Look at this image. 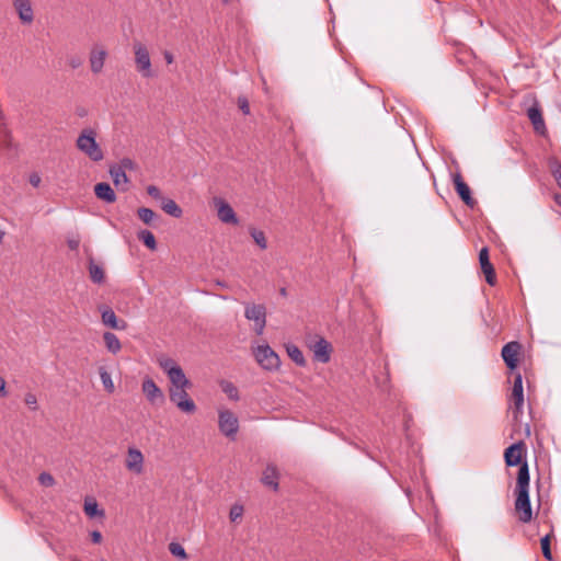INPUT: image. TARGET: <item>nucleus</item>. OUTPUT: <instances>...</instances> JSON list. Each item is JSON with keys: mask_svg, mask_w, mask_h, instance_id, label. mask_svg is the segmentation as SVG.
I'll return each instance as SVG.
<instances>
[{"mask_svg": "<svg viewBox=\"0 0 561 561\" xmlns=\"http://www.w3.org/2000/svg\"><path fill=\"white\" fill-rule=\"evenodd\" d=\"M515 494L514 508L518 520L527 524L533 519V510L529 500V468L526 461L518 469Z\"/></svg>", "mask_w": 561, "mask_h": 561, "instance_id": "nucleus-1", "label": "nucleus"}, {"mask_svg": "<svg viewBox=\"0 0 561 561\" xmlns=\"http://www.w3.org/2000/svg\"><path fill=\"white\" fill-rule=\"evenodd\" d=\"M192 387V382L186 376L178 378L170 382L169 398L170 401L182 412L193 414L196 412V404L190 397L187 390Z\"/></svg>", "mask_w": 561, "mask_h": 561, "instance_id": "nucleus-2", "label": "nucleus"}, {"mask_svg": "<svg viewBox=\"0 0 561 561\" xmlns=\"http://www.w3.org/2000/svg\"><path fill=\"white\" fill-rule=\"evenodd\" d=\"M77 148L94 162L103 160L104 153L96 142V133L92 128H84L77 138Z\"/></svg>", "mask_w": 561, "mask_h": 561, "instance_id": "nucleus-3", "label": "nucleus"}, {"mask_svg": "<svg viewBox=\"0 0 561 561\" xmlns=\"http://www.w3.org/2000/svg\"><path fill=\"white\" fill-rule=\"evenodd\" d=\"M133 53L135 68L140 77L144 79L153 78L154 71L152 69L150 53L147 46L144 43L136 41L133 43Z\"/></svg>", "mask_w": 561, "mask_h": 561, "instance_id": "nucleus-4", "label": "nucleus"}, {"mask_svg": "<svg viewBox=\"0 0 561 561\" xmlns=\"http://www.w3.org/2000/svg\"><path fill=\"white\" fill-rule=\"evenodd\" d=\"M218 427L222 435L234 440L239 431V420L232 411L220 408L218 409Z\"/></svg>", "mask_w": 561, "mask_h": 561, "instance_id": "nucleus-5", "label": "nucleus"}, {"mask_svg": "<svg viewBox=\"0 0 561 561\" xmlns=\"http://www.w3.org/2000/svg\"><path fill=\"white\" fill-rule=\"evenodd\" d=\"M257 364L265 370H276L280 365L278 355L267 344L259 345L253 350Z\"/></svg>", "mask_w": 561, "mask_h": 561, "instance_id": "nucleus-6", "label": "nucleus"}, {"mask_svg": "<svg viewBox=\"0 0 561 561\" xmlns=\"http://www.w3.org/2000/svg\"><path fill=\"white\" fill-rule=\"evenodd\" d=\"M307 347L313 353L317 362L327 364L331 359L332 345L324 337L316 335L306 341Z\"/></svg>", "mask_w": 561, "mask_h": 561, "instance_id": "nucleus-7", "label": "nucleus"}, {"mask_svg": "<svg viewBox=\"0 0 561 561\" xmlns=\"http://www.w3.org/2000/svg\"><path fill=\"white\" fill-rule=\"evenodd\" d=\"M244 317L254 322V331L257 335L263 334L266 325V308L264 305L248 304Z\"/></svg>", "mask_w": 561, "mask_h": 561, "instance_id": "nucleus-8", "label": "nucleus"}, {"mask_svg": "<svg viewBox=\"0 0 561 561\" xmlns=\"http://www.w3.org/2000/svg\"><path fill=\"white\" fill-rule=\"evenodd\" d=\"M213 205L217 210L219 220L224 224L234 225L239 224V219L228 202L221 197H214Z\"/></svg>", "mask_w": 561, "mask_h": 561, "instance_id": "nucleus-9", "label": "nucleus"}, {"mask_svg": "<svg viewBox=\"0 0 561 561\" xmlns=\"http://www.w3.org/2000/svg\"><path fill=\"white\" fill-rule=\"evenodd\" d=\"M145 457L140 449L136 447H129L125 459L126 469L140 476L144 473Z\"/></svg>", "mask_w": 561, "mask_h": 561, "instance_id": "nucleus-10", "label": "nucleus"}, {"mask_svg": "<svg viewBox=\"0 0 561 561\" xmlns=\"http://www.w3.org/2000/svg\"><path fill=\"white\" fill-rule=\"evenodd\" d=\"M141 391L146 399L151 404H159L164 402L163 391L157 386L154 380L150 377L144 378L141 383Z\"/></svg>", "mask_w": 561, "mask_h": 561, "instance_id": "nucleus-11", "label": "nucleus"}, {"mask_svg": "<svg viewBox=\"0 0 561 561\" xmlns=\"http://www.w3.org/2000/svg\"><path fill=\"white\" fill-rule=\"evenodd\" d=\"M522 352V344L517 341H512L506 343L501 352L502 358L505 363V365L511 369L514 370L517 367L518 364V357Z\"/></svg>", "mask_w": 561, "mask_h": 561, "instance_id": "nucleus-12", "label": "nucleus"}, {"mask_svg": "<svg viewBox=\"0 0 561 561\" xmlns=\"http://www.w3.org/2000/svg\"><path fill=\"white\" fill-rule=\"evenodd\" d=\"M526 451V446L524 442H517L513 445H511L508 448L505 449L504 453V459L505 463L508 467L518 466L519 467L524 463L522 462V458Z\"/></svg>", "mask_w": 561, "mask_h": 561, "instance_id": "nucleus-13", "label": "nucleus"}, {"mask_svg": "<svg viewBox=\"0 0 561 561\" xmlns=\"http://www.w3.org/2000/svg\"><path fill=\"white\" fill-rule=\"evenodd\" d=\"M453 181L455 184V190L459 197L462 199V202L473 208L477 204L476 199L471 196V191L468 184L463 181L460 173H456L453 175Z\"/></svg>", "mask_w": 561, "mask_h": 561, "instance_id": "nucleus-14", "label": "nucleus"}, {"mask_svg": "<svg viewBox=\"0 0 561 561\" xmlns=\"http://www.w3.org/2000/svg\"><path fill=\"white\" fill-rule=\"evenodd\" d=\"M157 362L160 368L168 375L170 382L185 376L181 366L172 358L162 355L157 359Z\"/></svg>", "mask_w": 561, "mask_h": 561, "instance_id": "nucleus-15", "label": "nucleus"}, {"mask_svg": "<svg viewBox=\"0 0 561 561\" xmlns=\"http://www.w3.org/2000/svg\"><path fill=\"white\" fill-rule=\"evenodd\" d=\"M479 262L481 270L485 276V280L489 285L494 286L496 284V275L492 263L489 257V249L482 248L479 252Z\"/></svg>", "mask_w": 561, "mask_h": 561, "instance_id": "nucleus-16", "label": "nucleus"}, {"mask_svg": "<svg viewBox=\"0 0 561 561\" xmlns=\"http://www.w3.org/2000/svg\"><path fill=\"white\" fill-rule=\"evenodd\" d=\"M107 57V51L102 46H93L90 50L89 62L91 71L94 75H99L104 67L105 59Z\"/></svg>", "mask_w": 561, "mask_h": 561, "instance_id": "nucleus-17", "label": "nucleus"}, {"mask_svg": "<svg viewBox=\"0 0 561 561\" xmlns=\"http://www.w3.org/2000/svg\"><path fill=\"white\" fill-rule=\"evenodd\" d=\"M13 7L23 24H31L34 21V11L31 0H13Z\"/></svg>", "mask_w": 561, "mask_h": 561, "instance_id": "nucleus-18", "label": "nucleus"}, {"mask_svg": "<svg viewBox=\"0 0 561 561\" xmlns=\"http://www.w3.org/2000/svg\"><path fill=\"white\" fill-rule=\"evenodd\" d=\"M527 116L537 133L543 134L546 130L545 121L539 104L536 102L527 110Z\"/></svg>", "mask_w": 561, "mask_h": 561, "instance_id": "nucleus-19", "label": "nucleus"}, {"mask_svg": "<svg viewBox=\"0 0 561 561\" xmlns=\"http://www.w3.org/2000/svg\"><path fill=\"white\" fill-rule=\"evenodd\" d=\"M94 194L100 199L107 204L116 202V194L111 185L106 182H100L94 186Z\"/></svg>", "mask_w": 561, "mask_h": 561, "instance_id": "nucleus-20", "label": "nucleus"}, {"mask_svg": "<svg viewBox=\"0 0 561 561\" xmlns=\"http://www.w3.org/2000/svg\"><path fill=\"white\" fill-rule=\"evenodd\" d=\"M101 317H102L103 324L111 329L124 330L126 328V322L125 321L119 322L117 320L115 312L108 307H105L102 309Z\"/></svg>", "mask_w": 561, "mask_h": 561, "instance_id": "nucleus-21", "label": "nucleus"}, {"mask_svg": "<svg viewBox=\"0 0 561 561\" xmlns=\"http://www.w3.org/2000/svg\"><path fill=\"white\" fill-rule=\"evenodd\" d=\"M524 407V393L513 392L510 397V410L512 412L513 419L515 421L519 420V416L523 413Z\"/></svg>", "mask_w": 561, "mask_h": 561, "instance_id": "nucleus-22", "label": "nucleus"}, {"mask_svg": "<svg viewBox=\"0 0 561 561\" xmlns=\"http://www.w3.org/2000/svg\"><path fill=\"white\" fill-rule=\"evenodd\" d=\"M110 175L113 180V183L116 187L122 186V191H127V184L129 182L128 176L126 175V172H124L122 169L115 165L110 167Z\"/></svg>", "mask_w": 561, "mask_h": 561, "instance_id": "nucleus-23", "label": "nucleus"}, {"mask_svg": "<svg viewBox=\"0 0 561 561\" xmlns=\"http://www.w3.org/2000/svg\"><path fill=\"white\" fill-rule=\"evenodd\" d=\"M262 482L273 488L274 490H277L278 488V472L276 467L268 465L262 476Z\"/></svg>", "mask_w": 561, "mask_h": 561, "instance_id": "nucleus-24", "label": "nucleus"}, {"mask_svg": "<svg viewBox=\"0 0 561 561\" xmlns=\"http://www.w3.org/2000/svg\"><path fill=\"white\" fill-rule=\"evenodd\" d=\"M103 340H104L105 347L112 354H117L121 351V348H122L121 341L114 333L105 332L103 334Z\"/></svg>", "mask_w": 561, "mask_h": 561, "instance_id": "nucleus-25", "label": "nucleus"}, {"mask_svg": "<svg viewBox=\"0 0 561 561\" xmlns=\"http://www.w3.org/2000/svg\"><path fill=\"white\" fill-rule=\"evenodd\" d=\"M89 275L93 283L102 284L105 279L104 270L101 265L96 264L93 260L89 263Z\"/></svg>", "mask_w": 561, "mask_h": 561, "instance_id": "nucleus-26", "label": "nucleus"}, {"mask_svg": "<svg viewBox=\"0 0 561 561\" xmlns=\"http://www.w3.org/2000/svg\"><path fill=\"white\" fill-rule=\"evenodd\" d=\"M286 352H287L288 356L290 357V359L295 364H297L298 366H301V367H304L306 365V358L297 345L290 344V343L287 344Z\"/></svg>", "mask_w": 561, "mask_h": 561, "instance_id": "nucleus-27", "label": "nucleus"}, {"mask_svg": "<svg viewBox=\"0 0 561 561\" xmlns=\"http://www.w3.org/2000/svg\"><path fill=\"white\" fill-rule=\"evenodd\" d=\"M161 208L169 215L180 218L182 216V209L179 205L171 198H163L161 201Z\"/></svg>", "mask_w": 561, "mask_h": 561, "instance_id": "nucleus-28", "label": "nucleus"}, {"mask_svg": "<svg viewBox=\"0 0 561 561\" xmlns=\"http://www.w3.org/2000/svg\"><path fill=\"white\" fill-rule=\"evenodd\" d=\"M220 388L230 400L238 401L240 399L238 388L231 381L222 380Z\"/></svg>", "mask_w": 561, "mask_h": 561, "instance_id": "nucleus-29", "label": "nucleus"}, {"mask_svg": "<svg viewBox=\"0 0 561 561\" xmlns=\"http://www.w3.org/2000/svg\"><path fill=\"white\" fill-rule=\"evenodd\" d=\"M138 239L144 242V244L154 251L157 249V242L153 233L149 230H141L138 232Z\"/></svg>", "mask_w": 561, "mask_h": 561, "instance_id": "nucleus-30", "label": "nucleus"}, {"mask_svg": "<svg viewBox=\"0 0 561 561\" xmlns=\"http://www.w3.org/2000/svg\"><path fill=\"white\" fill-rule=\"evenodd\" d=\"M99 374L104 389L108 393H113L115 391V386L112 380L111 374L104 367H101L99 369Z\"/></svg>", "mask_w": 561, "mask_h": 561, "instance_id": "nucleus-31", "label": "nucleus"}, {"mask_svg": "<svg viewBox=\"0 0 561 561\" xmlns=\"http://www.w3.org/2000/svg\"><path fill=\"white\" fill-rule=\"evenodd\" d=\"M250 234L261 250H265L267 248V240L264 231L256 228H251Z\"/></svg>", "mask_w": 561, "mask_h": 561, "instance_id": "nucleus-32", "label": "nucleus"}, {"mask_svg": "<svg viewBox=\"0 0 561 561\" xmlns=\"http://www.w3.org/2000/svg\"><path fill=\"white\" fill-rule=\"evenodd\" d=\"M84 513L89 517L104 516V512L99 510V505L95 501H85Z\"/></svg>", "mask_w": 561, "mask_h": 561, "instance_id": "nucleus-33", "label": "nucleus"}, {"mask_svg": "<svg viewBox=\"0 0 561 561\" xmlns=\"http://www.w3.org/2000/svg\"><path fill=\"white\" fill-rule=\"evenodd\" d=\"M169 551L176 558L185 560L187 558L185 549L178 542H171L169 545Z\"/></svg>", "mask_w": 561, "mask_h": 561, "instance_id": "nucleus-34", "label": "nucleus"}, {"mask_svg": "<svg viewBox=\"0 0 561 561\" xmlns=\"http://www.w3.org/2000/svg\"><path fill=\"white\" fill-rule=\"evenodd\" d=\"M137 213L138 217L147 225L151 224V221L156 217V214L150 208L146 207L139 208Z\"/></svg>", "mask_w": 561, "mask_h": 561, "instance_id": "nucleus-35", "label": "nucleus"}, {"mask_svg": "<svg viewBox=\"0 0 561 561\" xmlns=\"http://www.w3.org/2000/svg\"><path fill=\"white\" fill-rule=\"evenodd\" d=\"M542 554L547 560H552L551 549H550V535H546L540 540Z\"/></svg>", "mask_w": 561, "mask_h": 561, "instance_id": "nucleus-36", "label": "nucleus"}, {"mask_svg": "<svg viewBox=\"0 0 561 561\" xmlns=\"http://www.w3.org/2000/svg\"><path fill=\"white\" fill-rule=\"evenodd\" d=\"M243 506L242 505H239V504H234L231 506L230 508V512H229V518L231 522H237L239 520L242 515H243Z\"/></svg>", "mask_w": 561, "mask_h": 561, "instance_id": "nucleus-37", "label": "nucleus"}, {"mask_svg": "<svg viewBox=\"0 0 561 561\" xmlns=\"http://www.w3.org/2000/svg\"><path fill=\"white\" fill-rule=\"evenodd\" d=\"M237 104H238V107L240 108V111L244 114V115H250V104H249V100L247 96L244 95H240L238 96V100H237Z\"/></svg>", "mask_w": 561, "mask_h": 561, "instance_id": "nucleus-38", "label": "nucleus"}, {"mask_svg": "<svg viewBox=\"0 0 561 561\" xmlns=\"http://www.w3.org/2000/svg\"><path fill=\"white\" fill-rule=\"evenodd\" d=\"M550 170L557 183L559 184L561 182V163L558 160H552L550 162Z\"/></svg>", "mask_w": 561, "mask_h": 561, "instance_id": "nucleus-39", "label": "nucleus"}, {"mask_svg": "<svg viewBox=\"0 0 561 561\" xmlns=\"http://www.w3.org/2000/svg\"><path fill=\"white\" fill-rule=\"evenodd\" d=\"M115 167H118L119 169H122L124 172H126L127 170L131 171V170H135L136 168V164L135 162L129 159V158H123L119 163L117 164H114Z\"/></svg>", "mask_w": 561, "mask_h": 561, "instance_id": "nucleus-40", "label": "nucleus"}, {"mask_svg": "<svg viewBox=\"0 0 561 561\" xmlns=\"http://www.w3.org/2000/svg\"><path fill=\"white\" fill-rule=\"evenodd\" d=\"M38 482L44 486H53L55 484V479L50 473L42 472L38 476Z\"/></svg>", "mask_w": 561, "mask_h": 561, "instance_id": "nucleus-41", "label": "nucleus"}, {"mask_svg": "<svg viewBox=\"0 0 561 561\" xmlns=\"http://www.w3.org/2000/svg\"><path fill=\"white\" fill-rule=\"evenodd\" d=\"M24 402L33 411L37 410V408H38L37 398L34 393H31V392L26 393L24 397Z\"/></svg>", "mask_w": 561, "mask_h": 561, "instance_id": "nucleus-42", "label": "nucleus"}, {"mask_svg": "<svg viewBox=\"0 0 561 561\" xmlns=\"http://www.w3.org/2000/svg\"><path fill=\"white\" fill-rule=\"evenodd\" d=\"M512 391L513 392H517V393H524V390H523V378H522V375L519 373H517L515 375Z\"/></svg>", "mask_w": 561, "mask_h": 561, "instance_id": "nucleus-43", "label": "nucleus"}, {"mask_svg": "<svg viewBox=\"0 0 561 561\" xmlns=\"http://www.w3.org/2000/svg\"><path fill=\"white\" fill-rule=\"evenodd\" d=\"M147 193L154 199H163L161 195V191L156 185H149L147 187Z\"/></svg>", "mask_w": 561, "mask_h": 561, "instance_id": "nucleus-44", "label": "nucleus"}, {"mask_svg": "<svg viewBox=\"0 0 561 561\" xmlns=\"http://www.w3.org/2000/svg\"><path fill=\"white\" fill-rule=\"evenodd\" d=\"M67 62H68L70 68L77 69V68L82 66L83 60L79 56H71V57L68 58Z\"/></svg>", "mask_w": 561, "mask_h": 561, "instance_id": "nucleus-45", "label": "nucleus"}, {"mask_svg": "<svg viewBox=\"0 0 561 561\" xmlns=\"http://www.w3.org/2000/svg\"><path fill=\"white\" fill-rule=\"evenodd\" d=\"M90 536L93 543H101L103 537L99 530L91 531Z\"/></svg>", "mask_w": 561, "mask_h": 561, "instance_id": "nucleus-46", "label": "nucleus"}, {"mask_svg": "<svg viewBox=\"0 0 561 561\" xmlns=\"http://www.w3.org/2000/svg\"><path fill=\"white\" fill-rule=\"evenodd\" d=\"M31 185L37 187L41 184V176L37 173H32L28 179Z\"/></svg>", "mask_w": 561, "mask_h": 561, "instance_id": "nucleus-47", "label": "nucleus"}, {"mask_svg": "<svg viewBox=\"0 0 561 561\" xmlns=\"http://www.w3.org/2000/svg\"><path fill=\"white\" fill-rule=\"evenodd\" d=\"M163 57H164V60L168 65H171L173 61H174V56L171 51L169 50H165L163 53Z\"/></svg>", "mask_w": 561, "mask_h": 561, "instance_id": "nucleus-48", "label": "nucleus"}, {"mask_svg": "<svg viewBox=\"0 0 561 561\" xmlns=\"http://www.w3.org/2000/svg\"><path fill=\"white\" fill-rule=\"evenodd\" d=\"M67 243H68V247H69L71 250H75V251H76V250H78V248H79V243H80V241H79L78 239H69Z\"/></svg>", "mask_w": 561, "mask_h": 561, "instance_id": "nucleus-49", "label": "nucleus"}, {"mask_svg": "<svg viewBox=\"0 0 561 561\" xmlns=\"http://www.w3.org/2000/svg\"><path fill=\"white\" fill-rule=\"evenodd\" d=\"M5 380L0 376V393L5 394Z\"/></svg>", "mask_w": 561, "mask_h": 561, "instance_id": "nucleus-50", "label": "nucleus"}, {"mask_svg": "<svg viewBox=\"0 0 561 561\" xmlns=\"http://www.w3.org/2000/svg\"><path fill=\"white\" fill-rule=\"evenodd\" d=\"M554 202L557 204L561 205V195L560 194L554 195Z\"/></svg>", "mask_w": 561, "mask_h": 561, "instance_id": "nucleus-51", "label": "nucleus"}, {"mask_svg": "<svg viewBox=\"0 0 561 561\" xmlns=\"http://www.w3.org/2000/svg\"><path fill=\"white\" fill-rule=\"evenodd\" d=\"M3 237H4V232L0 230V243L2 242L3 240Z\"/></svg>", "mask_w": 561, "mask_h": 561, "instance_id": "nucleus-52", "label": "nucleus"}, {"mask_svg": "<svg viewBox=\"0 0 561 561\" xmlns=\"http://www.w3.org/2000/svg\"><path fill=\"white\" fill-rule=\"evenodd\" d=\"M558 185H559V186H560V188H561V182H560Z\"/></svg>", "mask_w": 561, "mask_h": 561, "instance_id": "nucleus-53", "label": "nucleus"}]
</instances>
